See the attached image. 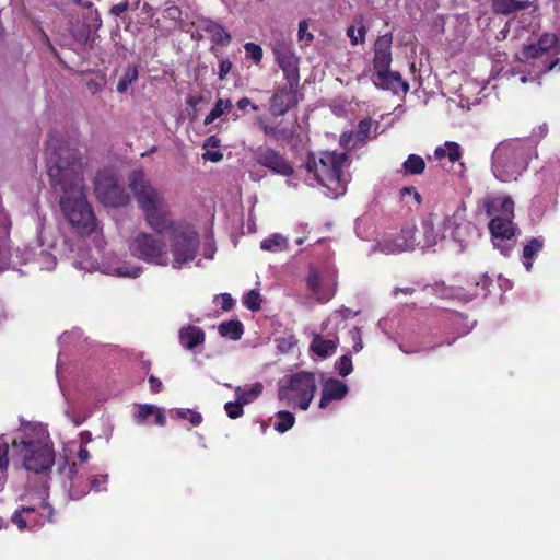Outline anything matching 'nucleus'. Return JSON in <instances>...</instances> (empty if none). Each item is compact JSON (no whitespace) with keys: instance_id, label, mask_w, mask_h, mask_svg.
<instances>
[{"instance_id":"1","label":"nucleus","mask_w":560,"mask_h":560,"mask_svg":"<svg viewBox=\"0 0 560 560\" xmlns=\"http://www.w3.org/2000/svg\"><path fill=\"white\" fill-rule=\"evenodd\" d=\"M46 166L51 189L59 195L63 215L77 233L90 235L96 222L84 191L81 152L58 132L50 133L46 145Z\"/></svg>"},{"instance_id":"2","label":"nucleus","mask_w":560,"mask_h":560,"mask_svg":"<svg viewBox=\"0 0 560 560\" xmlns=\"http://www.w3.org/2000/svg\"><path fill=\"white\" fill-rule=\"evenodd\" d=\"M20 432L22 435L13 440L12 446L22 457L23 467L35 474L50 470L56 454L47 429L42 424L28 423Z\"/></svg>"},{"instance_id":"3","label":"nucleus","mask_w":560,"mask_h":560,"mask_svg":"<svg viewBox=\"0 0 560 560\" xmlns=\"http://www.w3.org/2000/svg\"><path fill=\"white\" fill-rule=\"evenodd\" d=\"M536 156V144L530 139H511L500 142L492 152L491 171L502 183H511L527 170Z\"/></svg>"},{"instance_id":"4","label":"nucleus","mask_w":560,"mask_h":560,"mask_svg":"<svg viewBox=\"0 0 560 560\" xmlns=\"http://www.w3.org/2000/svg\"><path fill=\"white\" fill-rule=\"evenodd\" d=\"M128 185L150 228L159 234L171 228L172 221L163 210L164 198L144 171L133 170L128 177Z\"/></svg>"},{"instance_id":"5","label":"nucleus","mask_w":560,"mask_h":560,"mask_svg":"<svg viewBox=\"0 0 560 560\" xmlns=\"http://www.w3.org/2000/svg\"><path fill=\"white\" fill-rule=\"evenodd\" d=\"M347 160L348 154L345 152H324L318 160L314 153H308L303 165L318 184L327 188L326 196L337 198L347 190V180L342 172Z\"/></svg>"},{"instance_id":"6","label":"nucleus","mask_w":560,"mask_h":560,"mask_svg":"<svg viewBox=\"0 0 560 560\" xmlns=\"http://www.w3.org/2000/svg\"><path fill=\"white\" fill-rule=\"evenodd\" d=\"M317 390L315 374L300 371L278 382V398L292 407L307 410Z\"/></svg>"},{"instance_id":"7","label":"nucleus","mask_w":560,"mask_h":560,"mask_svg":"<svg viewBox=\"0 0 560 560\" xmlns=\"http://www.w3.org/2000/svg\"><path fill=\"white\" fill-rule=\"evenodd\" d=\"M166 231H171L172 266L175 269H180L184 265L195 259L200 243L199 234L188 224L174 225L173 222Z\"/></svg>"},{"instance_id":"8","label":"nucleus","mask_w":560,"mask_h":560,"mask_svg":"<svg viewBox=\"0 0 560 560\" xmlns=\"http://www.w3.org/2000/svg\"><path fill=\"white\" fill-rule=\"evenodd\" d=\"M131 254L140 260L158 266H167L170 258L163 237L151 233H139L130 245Z\"/></svg>"},{"instance_id":"9","label":"nucleus","mask_w":560,"mask_h":560,"mask_svg":"<svg viewBox=\"0 0 560 560\" xmlns=\"http://www.w3.org/2000/svg\"><path fill=\"white\" fill-rule=\"evenodd\" d=\"M94 186L97 198L106 206L122 207L130 200L125 187L118 183L116 175L109 170H103L96 174Z\"/></svg>"},{"instance_id":"10","label":"nucleus","mask_w":560,"mask_h":560,"mask_svg":"<svg viewBox=\"0 0 560 560\" xmlns=\"http://www.w3.org/2000/svg\"><path fill=\"white\" fill-rule=\"evenodd\" d=\"M58 472L65 477L63 487H68L69 482V495L72 500H80L85 497L91 490L94 491H106L108 482V474H100L93 476L90 487L79 486L73 483V478L77 475V465L74 462L69 463L68 458L65 457L58 463Z\"/></svg>"},{"instance_id":"11","label":"nucleus","mask_w":560,"mask_h":560,"mask_svg":"<svg viewBox=\"0 0 560 560\" xmlns=\"http://www.w3.org/2000/svg\"><path fill=\"white\" fill-rule=\"evenodd\" d=\"M514 218H491L489 231L493 247L509 257L516 245V225Z\"/></svg>"},{"instance_id":"12","label":"nucleus","mask_w":560,"mask_h":560,"mask_svg":"<svg viewBox=\"0 0 560 560\" xmlns=\"http://www.w3.org/2000/svg\"><path fill=\"white\" fill-rule=\"evenodd\" d=\"M446 224H451V218L440 220L435 214H427L422 218L420 228L417 231L421 234L419 248L428 249L438 244L439 241L444 238V231Z\"/></svg>"},{"instance_id":"13","label":"nucleus","mask_w":560,"mask_h":560,"mask_svg":"<svg viewBox=\"0 0 560 560\" xmlns=\"http://www.w3.org/2000/svg\"><path fill=\"white\" fill-rule=\"evenodd\" d=\"M254 160L272 173L281 176H291L294 173L292 165L277 150L260 145L253 152Z\"/></svg>"},{"instance_id":"14","label":"nucleus","mask_w":560,"mask_h":560,"mask_svg":"<svg viewBox=\"0 0 560 560\" xmlns=\"http://www.w3.org/2000/svg\"><path fill=\"white\" fill-rule=\"evenodd\" d=\"M299 104L298 89L281 86L269 100V112L273 117L285 115L291 108Z\"/></svg>"},{"instance_id":"15","label":"nucleus","mask_w":560,"mask_h":560,"mask_svg":"<svg viewBox=\"0 0 560 560\" xmlns=\"http://www.w3.org/2000/svg\"><path fill=\"white\" fill-rule=\"evenodd\" d=\"M275 57L278 66L283 72L288 86L299 89L300 85V71H299V57L288 48H279L275 51Z\"/></svg>"},{"instance_id":"16","label":"nucleus","mask_w":560,"mask_h":560,"mask_svg":"<svg viewBox=\"0 0 560 560\" xmlns=\"http://www.w3.org/2000/svg\"><path fill=\"white\" fill-rule=\"evenodd\" d=\"M371 79L377 89L390 91L395 95L400 92L406 93L409 90V84L401 78L400 73L398 71H392L390 68L374 72Z\"/></svg>"},{"instance_id":"17","label":"nucleus","mask_w":560,"mask_h":560,"mask_svg":"<svg viewBox=\"0 0 560 560\" xmlns=\"http://www.w3.org/2000/svg\"><path fill=\"white\" fill-rule=\"evenodd\" d=\"M392 34L377 37L374 44L373 68L374 72L390 68L392 63Z\"/></svg>"},{"instance_id":"18","label":"nucleus","mask_w":560,"mask_h":560,"mask_svg":"<svg viewBox=\"0 0 560 560\" xmlns=\"http://www.w3.org/2000/svg\"><path fill=\"white\" fill-rule=\"evenodd\" d=\"M417 228L413 224H406L400 230V238H402L400 245L396 247H388V245H382V253L385 255H394L402 252L413 250L419 247L420 240L416 237Z\"/></svg>"},{"instance_id":"19","label":"nucleus","mask_w":560,"mask_h":560,"mask_svg":"<svg viewBox=\"0 0 560 560\" xmlns=\"http://www.w3.org/2000/svg\"><path fill=\"white\" fill-rule=\"evenodd\" d=\"M485 208L491 218H514V201L510 196L490 197L486 200Z\"/></svg>"},{"instance_id":"20","label":"nucleus","mask_w":560,"mask_h":560,"mask_svg":"<svg viewBox=\"0 0 560 560\" xmlns=\"http://www.w3.org/2000/svg\"><path fill=\"white\" fill-rule=\"evenodd\" d=\"M349 392L346 383L335 377H329L323 384L319 408H326L331 400H341Z\"/></svg>"},{"instance_id":"21","label":"nucleus","mask_w":560,"mask_h":560,"mask_svg":"<svg viewBox=\"0 0 560 560\" xmlns=\"http://www.w3.org/2000/svg\"><path fill=\"white\" fill-rule=\"evenodd\" d=\"M255 125L264 132L265 136L272 138L275 141L290 142L294 135L295 128L284 127L278 124L277 126L269 124L268 119L259 116L255 120Z\"/></svg>"},{"instance_id":"22","label":"nucleus","mask_w":560,"mask_h":560,"mask_svg":"<svg viewBox=\"0 0 560 560\" xmlns=\"http://www.w3.org/2000/svg\"><path fill=\"white\" fill-rule=\"evenodd\" d=\"M432 292L441 299L459 300L463 302L471 301L477 293L470 294L462 287H447L443 281L431 285Z\"/></svg>"},{"instance_id":"23","label":"nucleus","mask_w":560,"mask_h":560,"mask_svg":"<svg viewBox=\"0 0 560 560\" xmlns=\"http://www.w3.org/2000/svg\"><path fill=\"white\" fill-rule=\"evenodd\" d=\"M205 331L202 328L194 325L183 326L178 331L180 345L186 350H192L205 342Z\"/></svg>"},{"instance_id":"24","label":"nucleus","mask_w":560,"mask_h":560,"mask_svg":"<svg viewBox=\"0 0 560 560\" xmlns=\"http://www.w3.org/2000/svg\"><path fill=\"white\" fill-rule=\"evenodd\" d=\"M30 257L31 253L27 250L0 248V272L8 269H16L18 266L27 262Z\"/></svg>"},{"instance_id":"25","label":"nucleus","mask_w":560,"mask_h":560,"mask_svg":"<svg viewBox=\"0 0 560 560\" xmlns=\"http://www.w3.org/2000/svg\"><path fill=\"white\" fill-rule=\"evenodd\" d=\"M150 417H154L153 423L159 427H164L166 423L164 408L150 404H143L139 406L137 413H135V421L138 424H143L149 421Z\"/></svg>"},{"instance_id":"26","label":"nucleus","mask_w":560,"mask_h":560,"mask_svg":"<svg viewBox=\"0 0 560 560\" xmlns=\"http://www.w3.org/2000/svg\"><path fill=\"white\" fill-rule=\"evenodd\" d=\"M476 236H479V230L469 221L456 223L452 231V238L459 244L462 249H464Z\"/></svg>"},{"instance_id":"27","label":"nucleus","mask_w":560,"mask_h":560,"mask_svg":"<svg viewBox=\"0 0 560 560\" xmlns=\"http://www.w3.org/2000/svg\"><path fill=\"white\" fill-rule=\"evenodd\" d=\"M201 27L205 32L210 34L211 40L221 46H228L231 43L232 36L224 26L211 19H202Z\"/></svg>"},{"instance_id":"28","label":"nucleus","mask_w":560,"mask_h":560,"mask_svg":"<svg viewBox=\"0 0 560 560\" xmlns=\"http://www.w3.org/2000/svg\"><path fill=\"white\" fill-rule=\"evenodd\" d=\"M545 238L542 236L532 237L523 247L522 261L527 271L533 268V260L536 255L542 250Z\"/></svg>"},{"instance_id":"29","label":"nucleus","mask_w":560,"mask_h":560,"mask_svg":"<svg viewBox=\"0 0 560 560\" xmlns=\"http://www.w3.org/2000/svg\"><path fill=\"white\" fill-rule=\"evenodd\" d=\"M337 347L338 338L325 339L320 335H315L311 342L310 349L319 358L325 359L331 355L336 351Z\"/></svg>"},{"instance_id":"30","label":"nucleus","mask_w":560,"mask_h":560,"mask_svg":"<svg viewBox=\"0 0 560 560\" xmlns=\"http://www.w3.org/2000/svg\"><path fill=\"white\" fill-rule=\"evenodd\" d=\"M529 7L527 1L518 0H493L492 10L497 14L510 15L518 11L526 10Z\"/></svg>"},{"instance_id":"31","label":"nucleus","mask_w":560,"mask_h":560,"mask_svg":"<svg viewBox=\"0 0 560 560\" xmlns=\"http://www.w3.org/2000/svg\"><path fill=\"white\" fill-rule=\"evenodd\" d=\"M220 336L237 341L244 334V326L238 319L222 322L218 326Z\"/></svg>"},{"instance_id":"32","label":"nucleus","mask_w":560,"mask_h":560,"mask_svg":"<svg viewBox=\"0 0 560 560\" xmlns=\"http://www.w3.org/2000/svg\"><path fill=\"white\" fill-rule=\"evenodd\" d=\"M434 156L436 160H443L447 158L450 162L454 163L458 161L462 156L460 147L456 142L446 141L444 145L435 148Z\"/></svg>"},{"instance_id":"33","label":"nucleus","mask_w":560,"mask_h":560,"mask_svg":"<svg viewBox=\"0 0 560 560\" xmlns=\"http://www.w3.org/2000/svg\"><path fill=\"white\" fill-rule=\"evenodd\" d=\"M260 248L266 252H282L288 249V238L280 233H273L260 242Z\"/></svg>"},{"instance_id":"34","label":"nucleus","mask_w":560,"mask_h":560,"mask_svg":"<svg viewBox=\"0 0 560 560\" xmlns=\"http://www.w3.org/2000/svg\"><path fill=\"white\" fill-rule=\"evenodd\" d=\"M401 166L407 175H420L425 170V162L422 156L412 153L408 155Z\"/></svg>"},{"instance_id":"35","label":"nucleus","mask_w":560,"mask_h":560,"mask_svg":"<svg viewBox=\"0 0 560 560\" xmlns=\"http://www.w3.org/2000/svg\"><path fill=\"white\" fill-rule=\"evenodd\" d=\"M262 393V384L257 382L249 389H245L241 386L235 388L236 399L243 405H247L257 398Z\"/></svg>"},{"instance_id":"36","label":"nucleus","mask_w":560,"mask_h":560,"mask_svg":"<svg viewBox=\"0 0 560 560\" xmlns=\"http://www.w3.org/2000/svg\"><path fill=\"white\" fill-rule=\"evenodd\" d=\"M232 108V101L230 98H219L210 113L206 116L203 124L206 126L212 124L215 119L221 117L224 113Z\"/></svg>"},{"instance_id":"37","label":"nucleus","mask_w":560,"mask_h":560,"mask_svg":"<svg viewBox=\"0 0 560 560\" xmlns=\"http://www.w3.org/2000/svg\"><path fill=\"white\" fill-rule=\"evenodd\" d=\"M278 421L275 423V430L279 433H285L295 423V417L288 410H280L276 413Z\"/></svg>"},{"instance_id":"38","label":"nucleus","mask_w":560,"mask_h":560,"mask_svg":"<svg viewBox=\"0 0 560 560\" xmlns=\"http://www.w3.org/2000/svg\"><path fill=\"white\" fill-rule=\"evenodd\" d=\"M138 79V69L135 66H128L124 74L118 81L117 91L121 94L126 93L129 86L137 81Z\"/></svg>"},{"instance_id":"39","label":"nucleus","mask_w":560,"mask_h":560,"mask_svg":"<svg viewBox=\"0 0 560 560\" xmlns=\"http://www.w3.org/2000/svg\"><path fill=\"white\" fill-rule=\"evenodd\" d=\"M9 445L7 442H0V491L3 489L5 472L9 467Z\"/></svg>"},{"instance_id":"40","label":"nucleus","mask_w":560,"mask_h":560,"mask_svg":"<svg viewBox=\"0 0 560 560\" xmlns=\"http://www.w3.org/2000/svg\"><path fill=\"white\" fill-rule=\"evenodd\" d=\"M335 370L337 373L346 377L353 371L352 357L351 354H343L335 362Z\"/></svg>"},{"instance_id":"41","label":"nucleus","mask_w":560,"mask_h":560,"mask_svg":"<svg viewBox=\"0 0 560 560\" xmlns=\"http://www.w3.org/2000/svg\"><path fill=\"white\" fill-rule=\"evenodd\" d=\"M34 514L35 513V508L33 506H22L20 510H16L12 517H11V521L12 523L16 524V526L19 527L20 530H24L27 528V524L30 523L27 521L26 517H23L22 514Z\"/></svg>"},{"instance_id":"42","label":"nucleus","mask_w":560,"mask_h":560,"mask_svg":"<svg viewBox=\"0 0 560 560\" xmlns=\"http://www.w3.org/2000/svg\"><path fill=\"white\" fill-rule=\"evenodd\" d=\"M244 305L252 312H257L261 308V298L259 292L250 290L244 295Z\"/></svg>"},{"instance_id":"43","label":"nucleus","mask_w":560,"mask_h":560,"mask_svg":"<svg viewBox=\"0 0 560 560\" xmlns=\"http://www.w3.org/2000/svg\"><path fill=\"white\" fill-rule=\"evenodd\" d=\"M539 46H540V44L538 42L524 46V48L521 51V59L529 60V59H536V58H539L540 56H542L546 51H545V49L540 48Z\"/></svg>"},{"instance_id":"44","label":"nucleus","mask_w":560,"mask_h":560,"mask_svg":"<svg viewBox=\"0 0 560 560\" xmlns=\"http://www.w3.org/2000/svg\"><path fill=\"white\" fill-rule=\"evenodd\" d=\"M306 285H307L308 290H311L313 293H315V294L320 293V288H322L320 277L316 269H314V268L310 269V272L306 277Z\"/></svg>"},{"instance_id":"45","label":"nucleus","mask_w":560,"mask_h":560,"mask_svg":"<svg viewBox=\"0 0 560 560\" xmlns=\"http://www.w3.org/2000/svg\"><path fill=\"white\" fill-rule=\"evenodd\" d=\"M244 405L235 399V401H228L224 405V410L229 418L231 419H237L244 415Z\"/></svg>"},{"instance_id":"46","label":"nucleus","mask_w":560,"mask_h":560,"mask_svg":"<svg viewBox=\"0 0 560 560\" xmlns=\"http://www.w3.org/2000/svg\"><path fill=\"white\" fill-rule=\"evenodd\" d=\"M246 57L258 63L262 59V48L255 43H246L244 45Z\"/></svg>"},{"instance_id":"47","label":"nucleus","mask_w":560,"mask_h":560,"mask_svg":"<svg viewBox=\"0 0 560 560\" xmlns=\"http://www.w3.org/2000/svg\"><path fill=\"white\" fill-rule=\"evenodd\" d=\"M277 343H278L277 347H278L279 351L282 353H287V352L291 351L298 345V339L295 338L294 335H288V336L278 338Z\"/></svg>"},{"instance_id":"48","label":"nucleus","mask_w":560,"mask_h":560,"mask_svg":"<svg viewBox=\"0 0 560 560\" xmlns=\"http://www.w3.org/2000/svg\"><path fill=\"white\" fill-rule=\"evenodd\" d=\"M402 238H400V233L397 235H390L385 236L382 241L376 242V244L373 246L372 252H381L382 253V245L386 244L388 247H396V245L401 244Z\"/></svg>"},{"instance_id":"49","label":"nucleus","mask_w":560,"mask_h":560,"mask_svg":"<svg viewBox=\"0 0 560 560\" xmlns=\"http://www.w3.org/2000/svg\"><path fill=\"white\" fill-rule=\"evenodd\" d=\"M538 43L540 44L539 47L547 52L558 45V37L551 33H545L539 37Z\"/></svg>"},{"instance_id":"50","label":"nucleus","mask_w":560,"mask_h":560,"mask_svg":"<svg viewBox=\"0 0 560 560\" xmlns=\"http://www.w3.org/2000/svg\"><path fill=\"white\" fill-rule=\"evenodd\" d=\"M73 38L79 42L85 44L91 36L90 25L83 24L72 31Z\"/></svg>"},{"instance_id":"51","label":"nucleus","mask_w":560,"mask_h":560,"mask_svg":"<svg viewBox=\"0 0 560 560\" xmlns=\"http://www.w3.org/2000/svg\"><path fill=\"white\" fill-rule=\"evenodd\" d=\"M142 271L141 267H129V266H121L117 267L115 269V273L119 277H127V278H137L140 276Z\"/></svg>"},{"instance_id":"52","label":"nucleus","mask_w":560,"mask_h":560,"mask_svg":"<svg viewBox=\"0 0 560 560\" xmlns=\"http://www.w3.org/2000/svg\"><path fill=\"white\" fill-rule=\"evenodd\" d=\"M372 128V120L370 118L362 119L358 125L357 138L358 140H365Z\"/></svg>"},{"instance_id":"53","label":"nucleus","mask_w":560,"mask_h":560,"mask_svg":"<svg viewBox=\"0 0 560 560\" xmlns=\"http://www.w3.org/2000/svg\"><path fill=\"white\" fill-rule=\"evenodd\" d=\"M354 32H355L354 27L351 26V27L348 28L347 34H348V36L350 38L351 44L355 46L359 43H363L364 42L366 30H365L364 26L359 27L358 34L360 36V39L355 36Z\"/></svg>"},{"instance_id":"54","label":"nucleus","mask_w":560,"mask_h":560,"mask_svg":"<svg viewBox=\"0 0 560 560\" xmlns=\"http://www.w3.org/2000/svg\"><path fill=\"white\" fill-rule=\"evenodd\" d=\"M37 255L43 259V268L52 269L55 267L56 258L50 253L42 248Z\"/></svg>"},{"instance_id":"55","label":"nucleus","mask_w":560,"mask_h":560,"mask_svg":"<svg viewBox=\"0 0 560 560\" xmlns=\"http://www.w3.org/2000/svg\"><path fill=\"white\" fill-rule=\"evenodd\" d=\"M231 69L232 62L229 59L221 60L219 62V79L223 81L226 78L228 73L231 71Z\"/></svg>"},{"instance_id":"56","label":"nucleus","mask_w":560,"mask_h":560,"mask_svg":"<svg viewBox=\"0 0 560 560\" xmlns=\"http://www.w3.org/2000/svg\"><path fill=\"white\" fill-rule=\"evenodd\" d=\"M217 299H221L222 303H221V307L222 310L224 311H230L233 308L234 306V300L233 298L231 296L230 293H221L217 296Z\"/></svg>"},{"instance_id":"57","label":"nucleus","mask_w":560,"mask_h":560,"mask_svg":"<svg viewBox=\"0 0 560 560\" xmlns=\"http://www.w3.org/2000/svg\"><path fill=\"white\" fill-rule=\"evenodd\" d=\"M128 7H129L128 0H124L120 3L114 4L110 8L109 12H110V14H113L115 16H120L124 12H126L128 10Z\"/></svg>"},{"instance_id":"58","label":"nucleus","mask_w":560,"mask_h":560,"mask_svg":"<svg viewBox=\"0 0 560 560\" xmlns=\"http://www.w3.org/2000/svg\"><path fill=\"white\" fill-rule=\"evenodd\" d=\"M148 381L152 393L156 394L163 389V383L153 374L148 377Z\"/></svg>"},{"instance_id":"59","label":"nucleus","mask_w":560,"mask_h":560,"mask_svg":"<svg viewBox=\"0 0 560 560\" xmlns=\"http://www.w3.org/2000/svg\"><path fill=\"white\" fill-rule=\"evenodd\" d=\"M307 23L305 21H301L299 23V32H298V36H299V39H304L306 38L307 40H312L314 38V36L311 34V33H307Z\"/></svg>"},{"instance_id":"60","label":"nucleus","mask_w":560,"mask_h":560,"mask_svg":"<svg viewBox=\"0 0 560 560\" xmlns=\"http://www.w3.org/2000/svg\"><path fill=\"white\" fill-rule=\"evenodd\" d=\"M36 215H37L36 231H37V241H38V246H39V247H43V245H44V241H43L42 233H43V229H44V221H45V218H44V217H40V215H39V213H36Z\"/></svg>"},{"instance_id":"61","label":"nucleus","mask_w":560,"mask_h":560,"mask_svg":"<svg viewBox=\"0 0 560 560\" xmlns=\"http://www.w3.org/2000/svg\"><path fill=\"white\" fill-rule=\"evenodd\" d=\"M236 105L241 110H245L248 106H250L254 112L259 110V106L256 104H252L250 98L246 96L240 98Z\"/></svg>"},{"instance_id":"62","label":"nucleus","mask_w":560,"mask_h":560,"mask_svg":"<svg viewBox=\"0 0 560 560\" xmlns=\"http://www.w3.org/2000/svg\"><path fill=\"white\" fill-rule=\"evenodd\" d=\"M202 158L211 162H220L223 159V153L220 151H207L202 154Z\"/></svg>"},{"instance_id":"63","label":"nucleus","mask_w":560,"mask_h":560,"mask_svg":"<svg viewBox=\"0 0 560 560\" xmlns=\"http://www.w3.org/2000/svg\"><path fill=\"white\" fill-rule=\"evenodd\" d=\"M401 196L413 195L418 203L421 202V196L413 186H406L400 189Z\"/></svg>"},{"instance_id":"64","label":"nucleus","mask_w":560,"mask_h":560,"mask_svg":"<svg viewBox=\"0 0 560 560\" xmlns=\"http://www.w3.org/2000/svg\"><path fill=\"white\" fill-rule=\"evenodd\" d=\"M492 284V280L489 278V276L487 273H483L482 276L479 277V280L476 281V285L479 287L481 285V288L486 291L485 292V296L487 295V292H488V288Z\"/></svg>"}]
</instances>
